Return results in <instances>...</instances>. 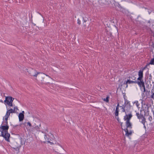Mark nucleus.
<instances>
[{
    "mask_svg": "<svg viewBox=\"0 0 154 154\" xmlns=\"http://www.w3.org/2000/svg\"><path fill=\"white\" fill-rule=\"evenodd\" d=\"M135 112H136V115L138 119H142V120L141 122L144 125L145 127V124L146 122V119L144 117L143 115L141 114V113H139V112H137L136 111H135Z\"/></svg>",
    "mask_w": 154,
    "mask_h": 154,
    "instance_id": "f257e3e1",
    "label": "nucleus"
},
{
    "mask_svg": "<svg viewBox=\"0 0 154 154\" xmlns=\"http://www.w3.org/2000/svg\"><path fill=\"white\" fill-rule=\"evenodd\" d=\"M123 105L126 109L127 112H130L129 111L130 110L131 107L130 102L127 100L125 99V103Z\"/></svg>",
    "mask_w": 154,
    "mask_h": 154,
    "instance_id": "f03ea898",
    "label": "nucleus"
},
{
    "mask_svg": "<svg viewBox=\"0 0 154 154\" xmlns=\"http://www.w3.org/2000/svg\"><path fill=\"white\" fill-rule=\"evenodd\" d=\"M28 72L31 75L35 77H36L37 75L40 73L37 72L35 69L32 68L29 69Z\"/></svg>",
    "mask_w": 154,
    "mask_h": 154,
    "instance_id": "7ed1b4c3",
    "label": "nucleus"
},
{
    "mask_svg": "<svg viewBox=\"0 0 154 154\" xmlns=\"http://www.w3.org/2000/svg\"><path fill=\"white\" fill-rule=\"evenodd\" d=\"M0 136L4 137L5 140L8 141H9V139L10 137V134L8 133V131H6L4 132L1 131V134Z\"/></svg>",
    "mask_w": 154,
    "mask_h": 154,
    "instance_id": "20e7f679",
    "label": "nucleus"
},
{
    "mask_svg": "<svg viewBox=\"0 0 154 154\" xmlns=\"http://www.w3.org/2000/svg\"><path fill=\"white\" fill-rule=\"evenodd\" d=\"M144 107H143V110L144 111V115H147L149 114V106L147 104H143Z\"/></svg>",
    "mask_w": 154,
    "mask_h": 154,
    "instance_id": "39448f33",
    "label": "nucleus"
},
{
    "mask_svg": "<svg viewBox=\"0 0 154 154\" xmlns=\"http://www.w3.org/2000/svg\"><path fill=\"white\" fill-rule=\"evenodd\" d=\"M3 124V125L2 124L0 127V128L2 130V131L4 132H5V131H8L9 128L8 124H7L5 123Z\"/></svg>",
    "mask_w": 154,
    "mask_h": 154,
    "instance_id": "423d86ee",
    "label": "nucleus"
},
{
    "mask_svg": "<svg viewBox=\"0 0 154 154\" xmlns=\"http://www.w3.org/2000/svg\"><path fill=\"white\" fill-rule=\"evenodd\" d=\"M128 112H129L128 114H125V115L124 116V119L125 121H130L132 117L131 112L130 111Z\"/></svg>",
    "mask_w": 154,
    "mask_h": 154,
    "instance_id": "0eeeda50",
    "label": "nucleus"
},
{
    "mask_svg": "<svg viewBox=\"0 0 154 154\" xmlns=\"http://www.w3.org/2000/svg\"><path fill=\"white\" fill-rule=\"evenodd\" d=\"M99 2L102 5L105 4L109 5L110 4V0H99Z\"/></svg>",
    "mask_w": 154,
    "mask_h": 154,
    "instance_id": "6e6552de",
    "label": "nucleus"
},
{
    "mask_svg": "<svg viewBox=\"0 0 154 154\" xmlns=\"http://www.w3.org/2000/svg\"><path fill=\"white\" fill-rule=\"evenodd\" d=\"M135 84H138L139 87L140 88V89H141L143 87L145 86L143 80L141 81H136Z\"/></svg>",
    "mask_w": 154,
    "mask_h": 154,
    "instance_id": "1a4fd4ad",
    "label": "nucleus"
},
{
    "mask_svg": "<svg viewBox=\"0 0 154 154\" xmlns=\"http://www.w3.org/2000/svg\"><path fill=\"white\" fill-rule=\"evenodd\" d=\"M136 81L131 80L130 79H128L127 81H125L124 84L126 85V87H128V83L131 84V83H136Z\"/></svg>",
    "mask_w": 154,
    "mask_h": 154,
    "instance_id": "9d476101",
    "label": "nucleus"
},
{
    "mask_svg": "<svg viewBox=\"0 0 154 154\" xmlns=\"http://www.w3.org/2000/svg\"><path fill=\"white\" fill-rule=\"evenodd\" d=\"M11 96L6 97L5 100L4 101V103L6 105L8 106V102H10Z\"/></svg>",
    "mask_w": 154,
    "mask_h": 154,
    "instance_id": "9b49d317",
    "label": "nucleus"
},
{
    "mask_svg": "<svg viewBox=\"0 0 154 154\" xmlns=\"http://www.w3.org/2000/svg\"><path fill=\"white\" fill-rule=\"evenodd\" d=\"M126 125L127 128H129L131 129L132 128L131 123L130 121H127L125 123Z\"/></svg>",
    "mask_w": 154,
    "mask_h": 154,
    "instance_id": "f8f14e48",
    "label": "nucleus"
},
{
    "mask_svg": "<svg viewBox=\"0 0 154 154\" xmlns=\"http://www.w3.org/2000/svg\"><path fill=\"white\" fill-rule=\"evenodd\" d=\"M19 121L20 122L22 121L24 118V115L23 113H20L18 116Z\"/></svg>",
    "mask_w": 154,
    "mask_h": 154,
    "instance_id": "ddd939ff",
    "label": "nucleus"
},
{
    "mask_svg": "<svg viewBox=\"0 0 154 154\" xmlns=\"http://www.w3.org/2000/svg\"><path fill=\"white\" fill-rule=\"evenodd\" d=\"M125 131L126 132L125 135L127 136H129V135H131L132 134L131 131H130L129 132L128 131V129L127 128L126 129H125Z\"/></svg>",
    "mask_w": 154,
    "mask_h": 154,
    "instance_id": "4468645a",
    "label": "nucleus"
},
{
    "mask_svg": "<svg viewBox=\"0 0 154 154\" xmlns=\"http://www.w3.org/2000/svg\"><path fill=\"white\" fill-rule=\"evenodd\" d=\"M14 100V98H13L12 97H11L10 98V102H8V106H13V102Z\"/></svg>",
    "mask_w": 154,
    "mask_h": 154,
    "instance_id": "2eb2a0df",
    "label": "nucleus"
},
{
    "mask_svg": "<svg viewBox=\"0 0 154 154\" xmlns=\"http://www.w3.org/2000/svg\"><path fill=\"white\" fill-rule=\"evenodd\" d=\"M143 69H140L138 72L139 76H140L143 77Z\"/></svg>",
    "mask_w": 154,
    "mask_h": 154,
    "instance_id": "dca6fc26",
    "label": "nucleus"
},
{
    "mask_svg": "<svg viewBox=\"0 0 154 154\" xmlns=\"http://www.w3.org/2000/svg\"><path fill=\"white\" fill-rule=\"evenodd\" d=\"M150 64L154 65V57L153 58H152L151 60L149 63L148 64H147L146 65V66L148 65H149Z\"/></svg>",
    "mask_w": 154,
    "mask_h": 154,
    "instance_id": "f3484780",
    "label": "nucleus"
},
{
    "mask_svg": "<svg viewBox=\"0 0 154 154\" xmlns=\"http://www.w3.org/2000/svg\"><path fill=\"white\" fill-rule=\"evenodd\" d=\"M5 121L3 122L2 123H5L6 124H8V118L9 117H8L6 116H5Z\"/></svg>",
    "mask_w": 154,
    "mask_h": 154,
    "instance_id": "a211bd4d",
    "label": "nucleus"
},
{
    "mask_svg": "<svg viewBox=\"0 0 154 154\" xmlns=\"http://www.w3.org/2000/svg\"><path fill=\"white\" fill-rule=\"evenodd\" d=\"M129 79H130V80H131H131H132L133 81V80H134V81L136 80L135 79H136V78L134 75H131V76H129Z\"/></svg>",
    "mask_w": 154,
    "mask_h": 154,
    "instance_id": "6ab92c4d",
    "label": "nucleus"
},
{
    "mask_svg": "<svg viewBox=\"0 0 154 154\" xmlns=\"http://www.w3.org/2000/svg\"><path fill=\"white\" fill-rule=\"evenodd\" d=\"M151 98L154 100V90H152L151 91Z\"/></svg>",
    "mask_w": 154,
    "mask_h": 154,
    "instance_id": "aec40b11",
    "label": "nucleus"
},
{
    "mask_svg": "<svg viewBox=\"0 0 154 154\" xmlns=\"http://www.w3.org/2000/svg\"><path fill=\"white\" fill-rule=\"evenodd\" d=\"M8 110L11 113L15 112V109H8Z\"/></svg>",
    "mask_w": 154,
    "mask_h": 154,
    "instance_id": "412c9836",
    "label": "nucleus"
},
{
    "mask_svg": "<svg viewBox=\"0 0 154 154\" xmlns=\"http://www.w3.org/2000/svg\"><path fill=\"white\" fill-rule=\"evenodd\" d=\"M142 88H143V92H146V94H147V93H148V94H149V93H150L149 91H148L147 90L146 91L145 86H144V87H142Z\"/></svg>",
    "mask_w": 154,
    "mask_h": 154,
    "instance_id": "4be33fe9",
    "label": "nucleus"
},
{
    "mask_svg": "<svg viewBox=\"0 0 154 154\" xmlns=\"http://www.w3.org/2000/svg\"><path fill=\"white\" fill-rule=\"evenodd\" d=\"M109 96H107L106 98L104 99L103 100L106 102H108L109 101Z\"/></svg>",
    "mask_w": 154,
    "mask_h": 154,
    "instance_id": "5701e85b",
    "label": "nucleus"
},
{
    "mask_svg": "<svg viewBox=\"0 0 154 154\" xmlns=\"http://www.w3.org/2000/svg\"><path fill=\"white\" fill-rule=\"evenodd\" d=\"M115 115L116 116H118L119 115V110H117V109H116L115 111Z\"/></svg>",
    "mask_w": 154,
    "mask_h": 154,
    "instance_id": "b1692460",
    "label": "nucleus"
},
{
    "mask_svg": "<svg viewBox=\"0 0 154 154\" xmlns=\"http://www.w3.org/2000/svg\"><path fill=\"white\" fill-rule=\"evenodd\" d=\"M10 113H10L8 111V110H7V111L5 116H7L8 117H9L10 115Z\"/></svg>",
    "mask_w": 154,
    "mask_h": 154,
    "instance_id": "393cba45",
    "label": "nucleus"
},
{
    "mask_svg": "<svg viewBox=\"0 0 154 154\" xmlns=\"http://www.w3.org/2000/svg\"><path fill=\"white\" fill-rule=\"evenodd\" d=\"M142 78L143 77L140 76H139L138 78L137 79V80H138V81H141L143 80Z\"/></svg>",
    "mask_w": 154,
    "mask_h": 154,
    "instance_id": "a878e982",
    "label": "nucleus"
},
{
    "mask_svg": "<svg viewBox=\"0 0 154 154\" xmlns=\"http://www.w3.org/2000/svg\"><path fill=\"white\" fill-rule=\"evenodd\" d=\"M34 128L37 131H38L39 130V127H38V126H35V127H34Z\"/></svg>",
    "mask_w": 154,
    "mask_h": 154,
    "instance_id": "bb28decb",
    "label": "nucleus"
},
{
    "mask_svg": "<svg viewBox=\"0 0 154 154\" xmlns=\"http://www.w3.org/2000/svg\"><path fill=\"white\" fill-rule=\"evenodd\" d=\"M122 111L123 112H125V114H126L127 112V111H126V109L125 108L124 109H123V110H122Z\"/></svg>",
    "mask_w": 154,
    "mask_h": 154,
    "instance_id": "cd10ccee",
    "label": "nucleus"
},
{
    "mask_svg": "<svg viewBox=\"0 0 154 154\" xmlns=\"http://www.w3.org/2000/svg\"><path fill=\"white\" fill-rule=\"evenodd\" d=\"M27 125H29L30 127H32V125L30 122H27Z\"/></svg>",
    "mask_w": 154,
    "mask_h": 154,
    "instance_id": "c85d7f7f",
    "label": "nucleus"
},
{
    "mask_svg": "<svg viewBox=\"0 0 154 154\" xmlns=\"http://www.w3.org/2000/svg\"><path fill=\"white\" fill-rule=\"evenodd\" d=\"M14 109H15V112H16L17 111V110H18V109L17 107L16 106L14 107Z\"/></svg>",
    "mask_w": 154,
    "mask_h": 154,
    "instance_id": "c756f323",
    "label": "nucleus"
},
{
    "mask_svg": "<svg viewBox=\"0 0 154 154\" xmlns=\"http://www.w3.org/2000/svg\"><path fill=\"white\" fill-rule=\"evenodd\" d=\"M77 23L79 25H80L81 24V21L79 19L77 20Z\"/></svg>",
    "mask_w": 154,
    "mask_h": 154,
    "instance_id": "7c9ffc66",
    "label": "nucleus"
},
{
    "mask_svg": "<svg viewBox=\"0 0 154 154\" xmlns=\"http://www.w3.org/2000/svg\"><path fill=\"white\" fill-rule=\"evenodd\" d=\"M120 107H122V110H123V109H125V107L123 105L122 106H120Z\"/></svg>",
    "mask_w": 154,
    "mask_h": 154,
    "instance_id": "2f4dec72",
    "label": "nucleus"
},
{
    "mask_svg": "<svg viewBox=\"0 0 154 154\" xmlns=\"http://www.w3.org/2000/svg\"><path fill=\"white\" fill-rule=\"evenodd\" d=\"M58 145H59V146H60V147H61V149H62V150H64V149H63V147H62V146L61 145H60L59 143H58Z\"/></svg>",
    "mask_w": 154,
    "mask_h": 154,
    "instance_id": "473e14b6",
    "label": "nucleus"
},
{
    "mask_svg": "<svg viewBox=\"0 0 154 154\" xmlns=\"http://www.w3.org/2000/svg\"><path fill=\"white\" fill-rule=\"evenodd\" d=\"M119 103H118V105H117V106L116 107V109H117V110H119Z\"/></svg>",
    "mask_w": 154,
    "mask_h": 154,
    "instance_id": "72a5a7b5",
    "label": "nucleus"
},
{
    "mask_svg": "<svg viewBox=\"0 0 154 154\" xmlns=\"http://www.w3.org/2000/svg\"><path fill=\"white\" fill-rule=\"evenodd\" d=\"M149 120L151 121V119H152V117L150 116L149 118Z\"/></svg>",
    "mask_w": 154,
    "mask_h": 154,
    "instance_id": "f704fd0d",
    "label": "nucleus"
},
{
    "mask_svg": "<svg viewBox=\"0 0 154 154\" xmlns=\"http://www.w3.org/2000/svg\"><path fill=\"white\" fill-rule=\"evenodd\" d=\"M138 101H137L136 102V105L137 106H139V105L138 104Z\"/></svg>",
    "mask_w": 154,
    "mask_h": 154,
    "instance_id": "c9c22d12",
    "label": "nucleus"
},
{
    "mask_svg": "<svg viewBox=\"0 0 154 154\" xmlns=\"http://www.w3.org/2000/svg\"><path fill=\"white\" fill-rule=\"evenodd\" d=\"M117 117H116V118L117 119V120L119 122V117L118 116H117Z\"/></svg>",
    "mask_w": 154,
    "mask_h": 154,
    "instance_id": "e433bc0d",
    "label": "nucleus"
},
{
    "mask_svg": "<svg viewBox=\"0 0 154 154\" xmlns=\"http://www.w3.org/2000/svg\"><path fill=\"white\" fill-rule=\"evenodd\" d=\"M14 149H16V150L17 149H18V150H19V149L18 148V147H17V148H14Z\"/></svg>",
    "mask_w": 154,
    "mask_h": 154,
    "instance_id": "4c0bfd02",
    "label": "nucleus"
},
{
    "mask_svg": "<svg viewBox=\"0 0 154 154\" xmlns=\"http://www.w3.org/2000/svg\"><path fill=\"white\" fill-rule=\"evenodd\" d=\"M152 88H152V90H153V89H154V85H153Z\"/></svg>",
    "mask_w": 154,
    "mask_h": 154,
    "instance_id": "58836bf2",
    "label": "nucleus"
},
{
    "mask_svg": "<svg viewBox=\"0 0 154 154\" xmlns=\"http://www.w3.org/2000/svg\"><path fill=\"white\" fill-rule=\"evenodd\" d=\"M24 113V111H23L22 112H21V113H23V114Z\"/></svg>",
    "mask_w": 154,
    "mask_h": 154,
    "instance_id": "ea45409f",
    "label": "nucleus"
},
{
    "mask_svg": "<svg viewBox=\"0 0 154 154\" xmlns=\"http://www.w3.org/2000/svg\"><path fill=\"white\" fill-rule=\"evenodd\" d=\"M33 25H34V26H35V25H35V24H34V23H33Z\"/></svg>",
    "mask_w": 154,
    "mask_h": 154,
    "instance_id": "a19ab883",
    "label": "nucleus"
},
{
    "mask_svg": "<svg viewBox=\"0 0 154 154\" xmlns=\"http://www.w3.org/2000/svg\"><path fill=\"white\" fill-rule=\"evenodd\" d=\"M1 101V102H2V103H3V101H2V100H1V101Z\"/></svg>",
    "mask_w": 154,
    "mask_h": 154,
    "instance_id": "79ce46f5",
    "label": "nucleus"
},
{
    "mask_svg": "<svg viewBox=\"0 0 154 154\" xmlns=\"http://www.w3.org/2000/svg\"><path fill=\"white\" fill-rule=\"evenodd\" d=\"M47 76H48L49 77H50L49 76H48V75H46V74H45Z\"/></svg>",
    "mask_w": 154,
    "mask_h": 154,
    "instance_id": "37998d69",
    "label": "nucleus"
},
{
    "mask_svg": "<svg viewBox=\"0 0 154 154\" xmlns=\"http://www.w3.org/2000/svg\"><path fill=\"white\" fill-rule=\"evenodd\" d=\"M150 77H151V78H149V79H151L152 77H151V75H150Z\"/></svg>",
    "mask_w": 154,
    "mask_h": 154,
    "instance_id": "c03bdc74",
    "label": "nucleus"
},
{
    "mask_svg": "<svg viewBox=\"0 0 154 154\" xmlns=\"http://www.w3.org/2000/svg\"><path fill=\"white\" fill-rule=\"evenodd\" d=\"M122 123H121V125H122Z\"/></svg>",
    "mask_w": 154,
    "mask_h": 154,
    "instance_id": "a18cd8bd",
    "label": "nucleus"
},
{
    "mask_svg": "<svg viewBox=\"0 0 154 154\" xmlns=\"http://www.w3.org/2000/svg\"><path fill=\"white\" fill-rule=\"evenodd\" d=\"M140 112H141V110H140Z\"/></svg>",
    "mask_w": 154,
    "mask_h": 154,
    "instance_id": "49530a36",
    "label": "nucleus"
}]
</instances>
